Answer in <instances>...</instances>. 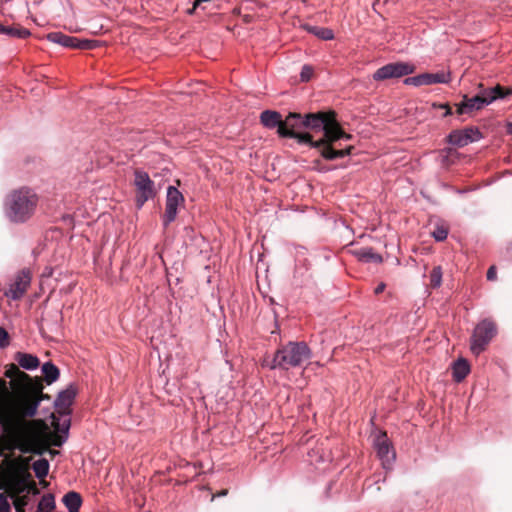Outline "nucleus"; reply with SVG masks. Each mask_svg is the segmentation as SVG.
I'll list each match as a JSON object with an SVG mask.
<instances>
[{
    "mask_svg": "<svg viewBox=\"0 0 512 512\" xmlns=\"http://www.w3.org/2000/svg\"><path fill=\"white\" fill-rule=\"evenodd\" d=\"M4 375L10 378L13 393L0 400V456L15 449L42 455L49 446L47 425L34 419L41 401L50 399L43 392L42 379L31 378L13 363L6 366Z\"/></svg>",
    "mask_w": 512,
    "mask_h": 512,
    "instance_id": "f257e3e1",
    "label": "nucleus"
},
{
    "mask_svg": "<svg viewBox=\"0 0 512 512\" xmlns=\"http://www.w3.org/2000/svg\"><path fill=\"white\" fill-rule=\"evenodd\" d=\"M314 114L321 115L323 126L319 129H307L312 134L311 142H303L311 148L318 150L322 158L328 161L343 158L352 153L353 145H343V142L350 141L352 135L346 133L336 119V113L330 111H318Z\"/></svg>",
    "mask_w": 512,
    "mask_h": 512,
    "instance_id": "f03ea898",
    "label": "nucleus"
},
{
    "mask_svg": "<svg viewBox=\"0 0 512 512\" xmlns=\"http://www.w3.org/2000/svg\"><path fill=\"white\" fill-rule=\"evenodd\" d=\"M260 122L268 129L277 128L279 137L295 139L298 144L312 141V134L307 129H319L323 126L319 114L290 112L282 119V115L274 110L263 111L260 114Z\"/></svg>",
    "mask_w": 512,
    "mask_h": 512,
    "instance_id": "7ed1b4c3",
    "label": "nucleus"
},
{
    "mask_svg": "<svg viewBox=\"0 0 512 512\" xmlns=\"http://www.w3.org/2000/svg\"><path fill=\"white\" fill-rule=\"evenodd\" d=\"M28 460L19 463L7 456L4 458L7 467L1 474L0 489L8 492L10 496L20 495L24 491L34 495L39 493L36 482L29 472Z\"/></svg>",
    "mask_w": 512,
    "mask_h": 512,
    "instance_id": "20e7f679",
    "label": "nucleus"
},
{
    "mask_svg": "<svg viewBox=\"0 0 512 512\" xmlns=\"http://www.w3.org/2000/svg\"><path fill=\"white\" fill-rule=\"evenodd\" d=\"M38 202V195L30 188L12 190L5 200V215L12 223H25L34 216Z\"/></svg>",
    "mask_w": 512,
    "mask_h": 512,
    "instance_id": "39448f33",
    "label": "nucleus"
},
{
    "mask_svg": "<svg viewBox=\"0 0 512 512\" xmlns=\"http://www.w3.org/2000/svg\"><path fill=\"white\" fill-rule=\"evenodd\" d=\"M310 357L311 350L305 342H289L275 352L270 368L288 370L300 367Z\"/></svg>",
    "mask_w": 512,
    "mask_h": 512,
    "instance_id": "423d86ee",
    "label": "nucleus"
},
{
    "mask_svg": "<svg viewBox=\"0 0 512 512\" xmlns=\"http://www.w3.org/2000/svg\"><path fill=\"white\" fill-rule=\"evenodd\" d=\"M497 333L496 324L490 319H484L474 328L470 341V349L474 355L483 352Z\"/></svg>",
    "mask_w": 512,
    "mask_h": 512,
    "instance_id": "0eeeda50",
    "label": "nucleus"
},
{
    "mask_svg": "<svg viewBox=\"0 0 512 512\" xmlns=\"http://www.w3.org/2000/svg\"><path fill=\"white\" fill-rule=\"evenodd\" d=\"M134 185L136 187V205L141 208L149 199H153L157 194L154 182L150 179L147 172L135 170Z\"/></svg>",
    "mask_w": 512,
    "mask_h": 512,
    "instance_id": "6e6552de",
    "label": "nucleus"
},
{
    "mask_svg": "<svg viewBox=\"0 0 512 512\" xmlns=\"http://www.w3.org/2000/svg\"><path fill=\"white\" fill-rule=\"evenodd\" d=\"M47 39L53 43L73 49L93 50L98 47V41L96 40L80 39L62 32H51L47 35Z\"/></svg>",
    "mask_w": 512,
    "mask_h": 512,
    "instance_id": "1a4fd4ad",
    "label": "nucleus"
},
{
    "mask_svg": "<svg viewBox=\"0 0 512 512\" xmlns=\"http://www.w3.org/2000/svg\"><path fill=\"white\" fill-rule=\"evenodd\" d=\"M415 70L414 65L404 62H395L384 65L376 70L373 75L374 80L381 81L392 78H399L412 74Z\"/></svg>",
    "mask_w": 512,
    "mask_h": 512,
    "instance_id": "9d476101",
    "label": "nucleus"
},
{
    "mask_svg": "<svg viewBox=\"0 0 512 512\" xmlns=\"http://www.w3.org/2000/svg\"><path fill=\"white\" fill-rule=\"evenodd\" d=\"M184 203L182 193L174 186H169L167 189L166 207L163 215V224L168 226L173 222L177 215L178 206Z\"/></svg>",
    "mask_w": 512,
    "mask_h": 512,
    "instance_id": "9b49d317",
    "label": "nucleus"
},
{
    "mask_svg": "<svg viewBox=\"0 0 512 512\" xmlns=\"http://www.w3.org/2000/svg\"><path fill=\"white\" fill-rule=\"evenodd\" d=\"M483 137L477 127H466L453 130L447 137V141L455 146L464 147L469 143L480 140Z\"/></svg>",
    "mask_w": 512,
    "mask_h": 512,
    "instance_id": "f8f14e48",
    "label": "nucleus"
},
{
    "mask_svg": "<svg viewBox=\"0 0 512 512\" xmlns=\"http://www.w3.org/2000/svg\"><path fill=\"white\" fill-rule=\"evenodd\" d=\"M31 278L32 275L29 269L25 268L19 271L16 274L14 281L10 284L9 289L6 292V296L13 300L21 299L30 286Z\"/></svg>",
    "mask_w": 512,
    "mask_h": 512,
    "instance_id": "ddd939ff",
    "label": "nucleus"
},
{
    "mask_svg": "<svg viewBox=\"0 0 512 512\" xmlns=\"http://www.w3.org/2000/svg\"><path fill=\"white\" fill-rule=\"evenodd\" d=\"M377 456L385 469H389L395 459V451L389 442L385 432L380 433L374 441Z\"/></svg>",
    "mask_w": 512,
    "mask_h": 512,
    "instance_id": "4468645a",
    "label": "nucleus"
},
{
    "mask_svg": "<svg viewBox=\"0 0 512 512\" xmlns=\"http://www.w3.org/2000/svg\"><path fill=\"white\" fill-rule=\"evenodd\" d=\"M450 81L449 72L423 73L417 76L408 77L404 80L407 85L422 86L436 83H448Z\"/></svg>",
    "mask_w": 512,
    "mask_h": 512,
    "instance_id": "2eb2a0df",
    "label": "nucleus"
},
{
    "mask_svg": "<svg viewBox=\"0 0 512 512\" xmlns=\"http://www.w3.org/2000/svg\"><path fill=\"white\" fill-rule=\"evenodd\" d=\"M488 104L489 102L485 97L484 93L473 97H468L467 95H464L463 100L455 105L456 113L458 115L472 114L474 111H478Z\"/></svg>",
    "mask_w": 512,
    "mask_h": 512,
    "instance_id": "dca6fc26",
    "label": "nucleus"
},
{
    "mask_svg": "<svg viewBox=\"0 0 512 512\" xmlns=\"http://www.w3.org/2000/svg\"><path fill=\"white\" fill-rule=\"evenodd\" d=\"M76 388L73 385H69L65 390L61 391L56 400L55 407L57 412L61 415H69L71 412V405L76 396Z\"/></svg>",
    "mask_w": 512,
    "mask_h": 512,
    "instance_id": "f3484780",
    "label": "nucleus"
},
{
    "mask_svg": "<svg viewBox=\"0 0 512 512\" xmlns=\"http://www.w3.org/2000/svg\"><path fill=\"white\" fill-rule=\"evenodd\" d=\"M352 254L364 263H381L383 258L380 254L374 252L371 247H361L351 250Z\"/></svg>",
    "mask_w": 512,
    "mask_h": 512,
    "instance_id": "a211bd4d",
    "label": "nucleus"
},
{
    "mask_svg": "<svg viewBox=\"0 0 512 512\" xmlns=\"http://www.w3.org/2000/svg\"><path fill=\"white\" fill-rule=\"evenodd\" d=\"M14 359L18 362L20 367L27 370L36 369L40 364L38 357L23 352H17Z\"/></svg>",
    "mask_w": 512,
    "mask_h": 512,
    "instance_id": "6ab92c4d",
    "label": "nucleus"
},
{
    "mask_svg": "<svg viewBox=\"0 0 512 512\" xmlns=\"http://www.w3.org/2000/svg\"><path fill=\"white\" fill-rule=\"evenodd\" d=\"M62 502L68 509V512H79L82 505V497L78 492L69 491L63 496Z\"/></svg>",
    "mask_w": 512,
    "mask_h": 512,
    "instance_id": "aec40b11",
    "label": "nucleus"
},
{
    "mask_svg": "<svg viewBox=\"0 0 512 512\" xmlns=\"http://www.w3.org/2000/svg\"><path fill=\"white\" fill-rule=\"evenodd\" d=\"M483 93L490 104L491 102H493L496 99H503L506 96L511 95L512 90L504 89L502 86L496 85L492 88H488V89L484 90Z\"/></svg>",
    "mask_w": 512,
    "mask_h": 512,
    "instance_id": "412c9836",
    "label": "nucleus"
},
{
    "mask_svg": "<svg viewBox=\"0 0 512 512\" xmlns=\"http://www.w3.org/2000/svg\"><path fill=\"white\" fill-rule=\"evenodd\" d=\"M0 33L7 34L11 37L25 39L30 36V31L22 26H4L0 24Z\"/></svg>",
    "mask_w": 512,
    "mask_h": 512,
    "instance_id": "4be33fe9",
    "label": "nucleus"
},
{
    "mask_svg": "<svg viewBox=\"0 0 512 512\" xmlns=\"http://www.w3.org/2000/svg\"><path fill=\"white\" fill-rule=\"evenodd\" d=\"M470 372V366L465 359H459L453 366V378L457 382H461Z\"/></svg>",
    "mask_w": 512,
    "mask_h": 512,
    "instance_id": "5701e85b",
    "label": "nucleus"
},
{
    "mask_svg": "<svg viewBox=\"0 0 512 512\" xmlns=\"http://www.w3.org/2000/svg\"><path fill=\"white\" fill-rule=\"evenodd\" d=\"M42 373L44 375V381L50 385L55 382L60 375V371L56 365L52 362H46L42 366Z\"/></svg>",
    "mask_w": 512,
    "mask_h": 512,
    "instance_id": "b1692460",
    "label": "nucleus"
},
{
    "mask_svg": "<svg viewBox=\"0 0 512 512\" xmlns=\"http://www.w3.org/2000/svg\"><path fill=\"white\" fill-rule=\"evenodd\" d=\"M32 468L35 472L36 477L39 479H43L44 477L47 476L49 472V462L44 458L39 459L33 463Z\"/></svg>",
    "mask_w": 512,
    "mask_h": 512,
    "instance_id": "393cba45",
    "label": "nucleus"
},
{
    "mask_svg": "<svg viewBox=\"0 0 512 512\" xmlns=\"http://www.w3.org/2000/svg\"><path fill=\"white\" fill-rule=\"evenodd\" d=\"M55 508V500L52 494L44 495L37 507L36 512H50Z\"/></svg>",
    "mask_w": 512,
    "mask_h": 512,
    "instance_id": "a878e982",
    "label": "nucleus"
},
{
    "mask_svg": "<svg viewBox=\"0 0 512 512\" xmlns=\"http://www.w3.org/2000/svg\"><path fill=\"white\" fill-rule=\"evenodd\" d=\"M442 268L441 266H435L430 272V287L435 289L441 286L442 283Z\"/></svg>",
    "mask_w": 512,
    "mask_h": 512,
    "instance_id": "bb28decb",
    "label": "nucleus"
},
{
    "mask_svg": "<svg viewBox=\"0 0 512 512\" xmlns=\"http://www.w3.org/2000/svg\"><path fill=\"white\" fill-rule=\"evenodd\" d=\"M308 31L323 40H331L334 38L333 31L328 28H321V27L314 26V27H309Z\"/></svg>",
    "mask_w": 512,
    "mask_h": 512,
    "instance_id": "cd10ccee",
    "label": "nucleus"
},
{
    "mask_svg": "<svg viewBox=\"0 0 512 512\" xmlns=\"http://www.w3.org/2000/svg\"><path fill=\"white\" fill-rule=\"evenodd\" d=\"M449 229L444 224H438L431 232L436 241H444L447 238Z\"/></svg>",
    "mask_w": 512,
    "mask_h": 512,
    "instance_id": "c85d7f7f",
    "label": "nucleus"
},
{
    "mask_svg": "<svg viewBox=\"0 0 512 512\" xmlns=\"http://www.w3.org/2000/svg\"><path fill=\"white\" fill-rule=\"evenodd\" d=\"M13 500V504L15 507L16 512H25V507L27 506L29 502V497L27 495L24 496H11Z\"/></svg>",
    "mask_w": 512,
    "mask_h": 512,
    "instance_id": "c756f323",
    "label": "nucleus"
},
{
    "mask_svg": "<svg viewBox=\"0 0 512 512\" xmlns=\"http://www.w3.org/2000/svg\"><path fill=\"white\" fill-rule=\"evenodd\" d=\"M13 393V390L10 392L7 387V382L0 378V400L7 399L11 394Z\"/></svg>",
    "mask_w": 512,
    "mask_h": 512,
    "instance_id": "7c9ffc66",
    "label": "nucleus"
},
{
    "mask_svg": "<svg viewBox=\"0 0 512 512\" xmlns=\"http://www.w3.org/2000/svg\"><path fill=\"white\" fill-rule=\"evenodd\" d=\"M312 75H313V69L311 66L305 65L302 67V70L300 73L301 81H303V82L309 81L311 79Z\"/></svg>",
    "mask_w": 512,
    "mask_h": 512,
    "instance_id": "2f4dec72",
    "label": "nucleus"
},
{
    "mask_svg": "<svg viewBox=\"0 0 512 512\" xmlns=\"http://www.w3.org/2000/svg\"><path fill=\"white\" fill-rule=\"evenodd\" d=\"M9 345V334L3 327H0V348H5Z\"/></svg>",
    "mask_w": 512,
    "mask_h": 512,
    "instance_id": "473e14b6",
    "label": "nucleus"
},
{
    "mask_svg": "<svg viewBox=\"0 0 512 512\" xmlns=\"http://www.w3.org/2000/svg\"><path fill=\"white\" fill-rule=\"evenodd\" d=\"M0 512H10V504L7 497L0 493Z\"/></svg>",
    "mask_w": 512,
    "mask_h": 512,
    "instance_id": "72a5a7b5",
    "label": "nucleus"
},
{
    "mask_svg": "<svg viewBox=\"0 0 512 512\" xmlns=\"http://www.w3.org/2000/svg\"><path fill=\"white\" fill-rule=\"evenodd\" d=\"M433 107L439 108V109H443L444 110V114H443L444 117L449 116V115L452 114V108H451V106L448 103L433 104Z\"/></svg>",
    "mask_w": 512,
    "mask_h": 512,
    "instance_id": "f704fd0d",
    "label": "nucleus"
},
{
    "mask_svg": "<svg viewBox=\"0 0 512 512\" xmlns=\"http://www.w3.org/2000/svg\"><path fill=\"white\" fill-rule=\"evenodd\" d=\"M53 426L55 427L56 430L63 432V433H67L69 430V427H70V421H67L66 423H64L62 425V427H60V424L58 422H53Z\"/></svg>",
    "mask_w": 512,
    "mask_h": 512,
    "instance_id": "c9c22d12",
    "label": "nucleus"
},
{
    "mask_svg": "<svg viewBox=\"0 0 512 512\" xmlns=\"http://www.w3.org/2000/svg\"><path fill=\"white\" fill-rule=\"evenodd\" d=\"M497 278V271H496V267L494 265L490 266L488 271H487V279L489 281H494L496 280Z\"/></svg>",
    "mask_w": 512,
    "mask_h": 512,
    "instance_id": "e433bc0d",
    "label": "nucleus"
},
{
    "mask_svg": "<svg viewBox=\"0 0 512 512\" xmlns=\"http://www.w3.org/2000/svg\"><path fill=\"white\" fill-rule=\"evenodd\" d=\"M64 441H65V438H63L62 436H60V435H53V438L51 440V444L54 445V446L60 447V446H62Z\"/></svg>",
    "mask_w": 512,
    "mask_h": 512,
    "instance_id": "4c0bfd02",
    "label": "nucleus"
},
{
    "mask_svg": "<svg viewBox=\"0 0 512 512\" xmlns=\"http://www.w3.org/2000/svg\"><path fill=\"white\" fill-rule=\"evenodd\" d=\"M386 285L384 283H380L374 290L375 294H380L385 290Z\"/></svg>",
    "mask_w": 512,
    "mask_h": 512,
    "instance_id": "58836bf2",
    "label": "nucleus"
},
{
    "mask_svg": "<svg viewBox=\"0 0 512 512\" xmlns=\"http://www.w3.org/2000/svg\"><path fill=\"white\" fill-rule=\"evenodd\" d=\"M228 494V489H222L221 491H219L217 494H214L213 497H212V500L215 498V497H222V496H226Z\"/></svg>",
    "mask_w": 512,
    "mask_h": 512,
    "instance_id": "ea45409f",
    "label": "nucleus"
},
{
    "mask_svg": "<svg viewBox=\"0 0 512 512\" xmlns=\"http://www.w3.org/2000/svg\"><path fill=\"white\" fill-rule=\"evenodd\" d=\"M508 132L512 134V123H509L508 125Z\"/></svg>",
    "mask_w": 512,
    "mask_h": 512,
    "instance_id": "a19ab883",
    "label": "nucleus"
},
{
    "mask_svg": "<svg viewBox=\"0 0 512 512\" xmlns=\"http://www.w3.org/2000/svg\"><path fill=\"white\" fill-rule=\"evenodd\" d=\"M50 453H51L52 455H56V454H58L59 452H58V451H56V450H53V451H50Z\"/></svg>",
    "mask_w": 512,
    "mask_h": 512,
    "instance_id": "79ce46f5",
    "label": "nucleus"
},
{
    "mask_svg": "<svg viewBox=\"0 0 512 512\" xmlns=\"http://www.w3.org/2000/svg\"><path fill=\"white\" fill-rule=\"evenodd\" d=\"M41 480V484L46 486L47 485V482H45L43 479H40Z\"/></svg>",
    "mask_w": 512,
    "mask_h": 512,
    "instance_id": "37998d69",
    "label": "nucleus"
}]
</instances>
